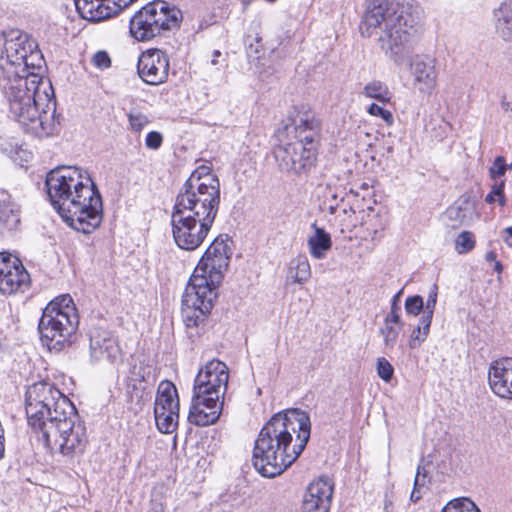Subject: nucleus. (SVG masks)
Wrapping results in <instances>:
<instances>
[{
	"mask_svg": "<svg viewBox=\"0 0 512 512\" xmlns=\"http://www.w3.org/2000/svg\"><path fill=\"white\" fill-rule=\"evenodd\" d=\"M42 63L38 45L27 33L11 30L0 36V92L24 131L40 138L59 128L53 87L38 73Z\"/></svg>",
	"mask_w": 512,
	"mask_h": 512,
	"instance_id": "1",
	"label": "nucleus"
},
{
	"mask_svg": "<svg viewBox=\"0 0 512 512\" xmlns=\"http://www.w3.org/2000/svg\"><path fill=\"white\" fill-rule=\"evenodd\" d=\"M311 434L310 416L299 408L273 415L254 445L252 463L267 478L282 474L305 449Z\"/></svg>",
	"mask_w": 512,
	"mask_h": 512,
	"instance_id": "2",
	"label": "nucleus"
},
{
	"mask_svg": "<svg viewBox=\"0 0 512 512\" xmlns=\"http://www.w3.org/2000/svg\"><path fill=\"white\" fill-rule=\"evenodd\" d=\"M45 186L52 206L70 227L90 234L101 225L102 197L86 169L57 167L47 174Z\"/></svg>",
	"mask_w": 512,
	"mask_h": 512,
	"instance_id": "3",
	"label": "nucleus"
},
{
	"mask_svg": "<svg viewBox=\"0 0 512 512\" xmlns=\"http://www.w3.org/2000/svg\"><path fill=\"white\" fill-rule=\"evenodd\" d=\"M422 14V8L413 0H402L396 5L389 0H367L360 33L371 37L379 29L378 43L382 52L402 65L416 43Z\"/></svg>",
	"mask_w": 512,
	"mask_h": 512,
	"instance_id": "4",
	"label": "nucleus"
},
{
	"mask_svg": "<svg viewBox=\"0 0 512 512\" xmlns=\"http://www.w3.org/2000/svg\"><path fill=\"white\" fill-rule=\"evenodd\" d=\"M290 120L285 131L287 136H293L287 141L281 140L274 149V156L281 171L305 174L317 159L320 123L312 111L304 108L295 111Z\"/></svg>",
	"mask_w": 512,
	"mask_h": 512,
	"instance_id": "5",
	"label": "nucleus"
},
{
	"mask_svg": "<svg viewBox=\"0 0 512 512\" xmlns=\"http://www.w3.org/2000/svg\"><path fill=\"white\" fill-rule=\"evenodd\" d=\"M220 204V182L208 166L196 168L185 181L173 209L215 221Z\"/></svg>",
	"mask_w": 512,
	"mask_h": 512,
	"instance_id": "6",
	"label": "nucleus"
},
{
	"mask_svg": "<svg viewBox=\"0 0 512 512\" xmlns=\"http://www.w3.org/2000/svg\"><path fill=\"white\" fill-rule=\"evenodd\" d=\"M73 403L54 384L39 381L28 386L25 393V412L28 425L36 435L50 424V418L72 413Z\"/></svg>",
	"mask_w": 512,
	"mask_h": 512,
	"instance_id": "7",
	"label": "nucleus"
},
{
	"mask_svg": "<svg viewBox=\"0 0 512 512\" xmlns=\"http://www.w3.org/2000/svg\"><path fill=\"white\" fill-rule=\"evenodd\" d=\"M79 325L77 309L69 294L54 298L43 310L38 329L49 349H62L72 342Z\"/></svg>",
	"mask_w": 512,
	"mask_h": 512,
	"instance_id": "8",
	"label": "nucleus"
},
{
	"mask_svg": "<svg viewBox=\"0 0 512 512\" xmlns=\"http://www.w3.org/2000/svg\"><path fill=\"white\" fill-rule=\"evenodd\" d=\"M47 428L37 435V439L50 450L72 461L83 454L88 443L84 422L79 420L77 410L63 414L59 418H50Z\"/></svg>",
	"mask_w": 512,
	"mask_h": 512,
	"instance_id": "9",
	"label": "nucleus"
},
{
	"mask_svg": "<svg viewBox=\"0 0 512 512\" xmlns=\"http://www.w3.org/2000/svg\"><path fill=\"white\" fill-rule=\"evenodd\" d=\"M181 11L169 3L157 0L138 10L130 19L129 30L137 41L145 42L159 36L163 31L179 26Z\"/></svg>",
	"mask_w": 512,
	"mask_h": 512,
	"instance_id": "10",
	"label": "nucleus"
},
{
	"mask_svg": "<svg viewBox=\"0 0 512 512\" xmlns=\"http://www.w3.org/2000/svg\"><path fill=\"white\" fill-rule=\"evenodd\" d=\"M220 283L193 271L182 297V316L188 328L198 327L205 321L217 298Z\"/></svg>",
	"mask_w": 512,
	"mask_h": 512,
	"instance_id": "11",
	"label": "nucleus"
},
{
	"mask_svg": "<svg viewBox=\"0 0 512 512\" xmlns=\"http://www.w3.org/2000/svg\"><path fill=\"white\" fill-rule=\"evenodd\" d=\"M213 223L212 220L173 209L171 226L176 245L187 251L197 249L204 242Z\"/></svg>",
	"mask_w": 512,
	"mask_h": 512,
	"instance_id": "12",
	"label": "nucleus"
},
{
	"mask_svg": "<svg viewBox=\"0 0 512 512\" xmlns=\"http://www.w3.org/2000/svg\"><path fill=\"white\" fill-rule=\"evenodd\" d=\"M228 380V366L218 359H213L200 368L194 380L193 394L223 400Z\"/></svg>",
	"mask_w": 512,
	"mask_h": 512,
	"instance_id": "13",
	"label": "nucleus"
},
{
	"mask_svg": "<svg viewBox=\"0 0 512 512\" xmlns=\"http://www.w3.org/2000/svg\"><path fill=\"white\" fill-rule=\"evenodd\" d=\"M89 352L95 363L118 367L123 362L124 353L118 337L101 326L89 330Z\"/></svg>",
	"mask_w": 512,
	"mask_h": 512,
	"instance_id": "14",
	"label": "nucleus"
},
{
	"mask_svg": "<svg viewBox=\"0 0 512 512\" xmlns=\"http://www.w3.org/2000/svg\"><path fill=\"white\" fill-rule=\"evenodd\" d=\"M154 417L162 433H172L178 425L179 398L175 385L170 381H162L158 386Z\"/></svg>",
	"mask_w": 512,
	"mask_h": 512,
	"instance_id": "15",
	"label": "nucleus"
},
{
	"mask_svg": "<svg viewBox=\"0 0 512 512\" xmlns=\"http://www.w3.org/2000/svg\"><path fill=\"white\" fill-rule=\"evenodd\" d=\"M228 237L222 235L216 237L205 251L199 263L195 267L197 273L213 278L215 282H221L227 271L232 250L228 244Z\"/></svg>",
	"mask_w": 512,
	"mask_h": 512,
	"instance_id": "16",
	"label": "nucleus"
},
{
	"mask_svg": "<svg viewBox=\"0 0 512 512\" xmlns=\"http://www.w3.org/2000/svg\"><path fill=\"white\" fill-rule=\"evenodd\" d=\"M31 284L30 274L22 261L8 252L0 253V292L5 295L24 293Z\"/></svg>",
	"mask_w": 512,
	"mask_h": 512,
	"instance_id": "17",
	"label": "nucleus"
},
{
	"mask_svg": "<svg viewBox=\"0 0 512 512\" xmlns=\"http://www.w3.org/2000/svg\"><path fill=\"white\" fill-rule=\"evenodd\" d=\"M169 58L160 49L144 51L137 63L139 77L149 85H160L167 81L169 76Z\"/></svg>",
	"mask_w": 512,
	"mask_h": 512,
	"instance_id": "18",
	"label": "nucleus"
},
{
	"mask_svg": "<svg viewBox=\"0 0 512 512\" xmlns=\"http://www.w3.org/2000/svg\"><path fill=\"white\" fill-rule=\"evenodd\" d=\"M136 0H75V6L83 19L100 21L117 14Z\"/></svg>",
	"mask_w": 512,
	"mask_h": 512,
	"instance_id": "19",
	"label": "nucleus"
},
{
	"mask_svg": "<svg viewBox=\"0 0 512 512\" xmlns=\"http://www.w3.org/2000/svg\"><path fill=\"white\" fill-rule=\"evenodd\" d=\"M333 485L328 478L320 477L309 484L302 500V512H329Z\"/></svg>",
	"mask_w": 512,
	"mask_h": 512,
	"instance_id": "20",
	"label": "nucleus"
},
{
	"mask_svg": "<svg viewBox=\"0 0 512 512\" xmlns=\"http://www.w3.org/2000/svg\"><path fill=\"white\" fill-rule=\"evenodd\" d=\"M414 87L422 94L431 95L437 81L435 60L426 55H416L410 61Z\"/></svg>",
	"mask_w": 512,
	"mask_h": 512,
	"instance_id": "21",
	"label": "nucleus"
},
{
	"mask_svg": "<svg viewBox=\"0 0 512 512\" xmlns=\"http://www.w3.org/2000/svg\"><path fill=\"white\" fill-rule=\"evenodd\" d=\"M222 409L223 400L193 394L188 420L196 426H208L219 419Z\"/></svg>",
	"mask_w": 512,
	"mask_h": 512,
	"instance_id": "22",
	"label": "nucleus"
},
{
	"mask_svg": "<svg viewBox=\"0 0 512 512\" xmlns=\"http://www.w3.org/2000/svg\"><path fill=\"white\" fill-rule=\"evenodd\" d=\"M488 382L493 393L512 400V358H502L491 363Z\"/></svg>",
	"mask_w": 512,
	"mask_h": 512,
	"instance_id": "23",
	"label": "nucleus"
},
{
	"mask_svg": "<svg viewBox=\"0 0 512 512\" xmlns=\"http://www.w3.org/2000/svg\"><path fill=\"white\" fill-rule=\"evenodd\" d=\"M154 381V368L151 365L143 361L135 363L130 369L127 382V393L129 394L131 401L135 399L139 402L142 399L144 390L146 389L144 384H151Z\"/></svg>",
	"mask_w": 512,
	"mask_h": 512,
	"instance_id": "24",
	"label": "nucleus"
},
{
	"mask_svg": "<svg viewBox=\"0 0 512 512\" xmlns=\"http://www.w3.org/2000/svg\"><path fill=\"white\" fill-rule=\"evenodd\" d=\"M20 225V208L5 192L0 193V236L15 231Z\"/></svg>",
	"mask_w": 512,
	"mask_h": 512,
	"instance_id": "25",
	"label": "nucleus"
},
{
	"mask_svg": "<svg viewBox=\"0 0 512 512\" xmlns=\"http://www.w3.org/2000/svg\"><path fill=\"white\" fill-rule=\"evenodd\" d=\"M446 216L455 225H469L478 217L475 201L469 196L460 197L446 210Z\"/></svg>",
	"mask_w": 512,
	"mask_h": 512,
	"instance_id": "26",
	"label": "nucleus"
},
{
	"mask_svg": "<svg viewBox=\"0 0 512 512\" xmlns=\"http://www.w3.org/2000/svg\"><path fill=\"white\" fill-rule=\"evenodd\" d=\"M495 31L499 38L512 42V0L504 1L493 12Z\"/></svg>",
	"mask_w": 512,
	"mask_h": 512,
	"instance_id": "27",
	"label": "nucleus"
},
{
	"mask_svg": "<svg viewBox=\"0 0 512 512\" xmlns=\"http://www.w3.org/2000/svg\"><path fill=\"white\" fill-rule=\"evenodd\" d=\"M311 228L314 233L307 239L309 253L314 259H324L332 247L331 236L323 228L318 227L316 223H312Z\"/></svg>",
	"mask_w": 512,
	"mask_h": 512,
	"instance_id": "28",
	"label": "nucleus"
},
{
	"mask_svg": "<svg viewBox=\"0 0 512 512\" xmlns=\"http://www.w3.org/2000/svg\"><path fill=\"white\" fill-rule=\"evenodd\" d=\"M311 277V266L306 255L299 254L289 261L286 282L292 284H305Z\"/></svg>",
	"mask_w": 512,
	"mask_h": 512,
	"instance_id": "29",
	"label": "nucleus"
},
{
	"mask_svg": "<svg viewBox=\"0 0 512 512\" xmlns=\"http://www.w3.org/2000/svg\"><path fill=\"white\" fill-rule=\"evenodd\" d=\"M404 324L401 318L385 316L382 327L379 330L387 349L394 348Z\"/></svg>",
	"mask_w": 512,
	"mask_h": 512,
	"instance_id": "30",
	"label": "nucleus"
},
{
	"mask_svg": "<svg viewBox=\"0 0 512 512\" xmlns=\"http://www.w3.org/2000/svg\"><path fill=\"white\" fill-rule=\"evenodd\" d=\"M361 93L366 98L375 99L382 104L389 103L392 98L389 87L384 82L375 79L367 82Z\"/></svg>",
	"mask_w": 512,
	"mask_h": 512,
	"instance_id": "31",
	"label": "nucleus"
},
{
	"mask_svg": "<svg viewBox=\"0 0 512 512\" xmlns=\"http://www.w3.org/2000/svg\"><path fill=\"white\" fill-rule=\"evenodd\" d=\"M317 193L323 199L322 209L334 214L339 206V188L330 183L320 184Z\"/></svg>",
	"mask_w": 512,
	"mask_h": 512,
	"instance_id": "32",
	"label": "nucleus"
},
{
	"mask_svg": "<svg viewBox=\"0 0 512 512\" xmlns=\"http://www.w3.org/2000/svg\"><path fill=\"white\" fill-rule=\"evenodd\" d=\"M432 320L427 317H420L418 325L412 330L409 347L414 349L419 347L428 337Z\"/></svg>",
	"mask_w": 512,
	"mask_h": 512,
	"instance_id": "33",
	"label": "nucleus"
},
{
	"mask_svg": "<svg viewBox=\"0 0 512 512\" xmlns=\"http://www.w3.org/2000/svg\"><path fill=\"white\" fill-rule=\"evenodd\" d=\"M442 512H480V510L470 499L461 498L450 501Z\"/></svg>",
	"mask_w": 512,
	"mask_h": 512,
	"instance_id": "34",
	"label": "nucleus"
},
{
	"mask_svg": "<svg viewBox=\"0 0 512 512\" xmlns=\"http://www.w3.org/2000/svg\"><path fill=\"white\" fill-rule=\"evenodd\" d=\"M474 247V235L469 231H462L455 239V250L458 254L468 253Z\"/></svg>",
	"mask_w": 512,
	"mask_h": 512,
	"instance_id": "35",
	"label": "nucleus"
},
{
	"mask_svg": "<svg viewBox=\"0 0 512 512\" xmlns=\"http://www.w3.org/2000/svg\"><path fill=\"white\" fill-rule=\"evenodd\" d=\"M505 180H500L492 185L490 193L485 197V201L489 204L498 202L500 206L506 205V198L504 194Z\"/></svg>",
	"mask_w": 512,
	"mask_h": 512,
	"instance_id": "36",
	"label": "nucleus"
},
{
	"mask_svg": "<svg viewBox=\"0 0 512 512\" xmlns=\"http://www.w3.org/2000/svg\"><path fill=\"white\" fill-rule=\"evenodd\" d=\"M405 311L408 315L417 316L424 311V301L420 295L409 296L405 300Z\"/></svg>",
	"mask_w": 512,
	"mask_h": 512,
	"instance_id": "37",
	"label": "nucleus"
},
{
	"mask_svg": "<svg viewBox=\"0 0 512 512\" xmlns=\"http://www.w3.org/2000/svg\"><path fill=\"white\" fill-rule=\"evenodd\" d=\"M367 112L371 116L380 117L387 126H392L394 123L393 114L376 103L370 104L367 108Z\"/></svg>",
	"mask_w": 512,
	"mask_h": 512,
	"instance_id": "38",
	"label": "nucleus"
},
{
	"mask_svg": "<svg viewBox=\"0 0 512 512\" xmlns=\"http://www.w3.org/2000/svg\"><path fill=\"white\" fill-rule=\"evenodd\" d=\"M393 373H394V368L390 364V362L384 357L378 358V360H377L378 376L385 382H389L393 377Z\"/></svg>",
	"mask_w": 512,
	"mask_h": 512,
	"instance_id": "39",
	"label": "nucleus"
},
{
	"mask_svg": "<svg viewBox=\"0 0 512 512\" xmlns=\"http://www.w3.org/2000/svg\"><path fill=\"white\" fill-rule=\"evenodd\" d=\"M437 303V286L434 285L430 290L426 303H424V311L421 317H427L428 319H433L434 310Z\"/></svg>",
	"mask_w": 512,
	"mask_h": 512,
	"instance_id": "40",
	"label": "nucleus"
},
{
	"mask_svg": "<svg viewBox=\"0 0 512 512\" xmlns=\"http://www.w3.org/2000/svg\"><path fill=\"white\" fill-rule=\"evenodd\" d=\"M128 118L130 127L135 132H140L149 122L147 116L140 112H131Z\"/></svg>",
	"mask_w": 512,
	"mask_h": 512,
	"instance_id": "41",
	"label": "nucleus"
},
{
	"mask_svg": "<svg viewBox=\"0 0 512 512\" xmlns=\"http://www.w3.org/2000/svg\"><path fill=\"white\" fill-rule=\"evenodd\" d=\"M489 172L491 178H493L494 180H496L499 177H502L506 172L505 159L502 156L496 157L492 166L489 169Z\"/></svg>",
	"mask_w": 512,
	"mask_h": 512,
	"instance_id": "42",
	"label": "nucleus"
},
{
	"mask_svg": "<svg viewBox=\"0 0 512 512\" xmlns=\"http://www.w3.org/2000/svg\"><path fill=\"white\" fill-rule=\"evenodd\" d=\"M163 142V137L161 133L157 131H151L147 134L145 139V145L147 148L152 150H157L160 148Z\"/></svg>",
	"mask_w": 512,
	"mask_h": 512,
	"instance_id": "43",
	"label": "nucleus"
},
{
	"mask_svg": "<svg viewBox=\"0 0 512 512\" xmlns=\"http://www.w3.org/2000/svg\"><path fill=\"white\" fill-rule=\"evenodd\" d=\"M427 483H428L427 470L420 463L417 467V472H416L413 486H415L416 488L418 487V488L424 489L426 487Z\"/></svg>",
	"mask_w": 512,
	"mask_h": 512,
	"instance_id": "44",
	"label": "nucleus"
},
{
	"mask_svg": "<svg viewBox=\"0 0 512 512\" xmlns=\"http://www.w3.org/2000/svg\"><path fill=\"white\" fill-rule=\"evenodd\" d=\"M94 65L98 68L105 69L111 65V60L107 52L98 51L92 59Z\"/></svg>",
	"mask_w": 512,
	"mask_h": 512,
	"instance_id": "45",
	"label": "nucleus"
},
{
	"mask_svg": "<svg viewBox=\"0 0 512 512\" xmlns=\"http://www.w3.org/2000/svg\"><path fill=\"white\" fill-rule=\"evenodd\" d=\"M401 293H402V291H399L398 293H396L393 296L392 301H391L390 311L387 313L386 316H388V317L395 316V318H401V306L399 305Z\"/></svg>",
	"mask_w": 512,
	"mask_h": 512,
	"instance_id": "46",
	"label": "nucleus"
},
{
	"mask_svg": "<svg viewBox=\"0 0 512 512\" xmlns=\"http://www.w3.org/2000/svg\"><path fill=\"white\" fill-rule=\"evenodd\" d=\"M501 237L503 242L512 248V225L502 230Z\"/></svg>",
	"mask_w": 512,
	"mask_h": 512,
	"instance_id": "47",
	"label": "nucleus"
},
{
	"mask_svg": "<svg viewBox=\"0 0 512 512\" xmlns=\"http://www.w3.org/2000/svg\"><path fill=\"white\" fill-rule=\"evenodd\" d=\"M421 498H422V489L418 488V487L416 488L415 486H413V490H412L411 495H410V500L412 502H417Z\"/></svg>",
	"mask_w": 512,
	"mask_h": 512,
	"instance_id": "48",
	"label": "nucleus"
},
{
	"mask_svg": "<svg viewBox=\"0 0 512 512\" xmlns=\"http://www.w3.org/2000/svg\"><path fill=\"white\" fill-rule=\"evenodd\" d=\"M0 147L3 149L4 152L8 153L9 155H12L14 152L17 153L18 144L15 143L14 145L4 146L3 143H0Z\"/></svg>",
	"mask_w": 512,
	"mask_h": 512,
	"instance_id": "49",
	"label": "nucleus"
},
{
	"mask_svg": "<svg viewBox=\"0 0 512 512\" xmlns=\"http://www.w3.org/2000/svg\"><path fill=\"white\" fill-rule=\"evenodd\" d=\"M220 55H221V52H220L219 50H215V51L213 52V58H212V60H211V64H212V65H216V64L218 63L217 58H218Z\"/></svg>",
	"mask_w": 512,
	"mask_h": 512,
	"instance_id": "50",
	"label": "nucleus"
},
{
	"mask_svg": "<svg viewBox=\"0 0 512 512\" xmlns=\"http://www.w3.org/2000/svg\"><path fill=\"white\" fill-rule=\"evenodd\" d=\"M502 269V264L499 261H495L494 270L500 274L502 272Z\"/></svg>",
	"mask_w": 512,
	"mask_h": 512,
	"instance_id": "51",
	"label": "nucleus"
},
{
	"mask_svg": "<svg viewBox=\"0 0 512 512\" xmlns=\"http://www.w3.org/2000/svg\"><path fill=\"white\" fill-rule=\"evenodd\" d=\"M369 234L372 236V240H375L377 238V235H378V232L379 230L378 229H373L370 231L369 228H367Z\"/></svg>",
	"mask_w": 512,
	"mask_h": 512,
	"instance_id": "52",
	"label": "nucleus"
},
{
	"mask_svg": "<svg viewBox=\"0 0 512 512\" xmlns=\"http://www.w3.org/2000/svg\"><path fill=\"white\" fill-rule=\"evenodd\" d=\"M486 259L488 261H494L496 259V254L494 252H488L486 254Z\"/></svg>",
	"mask_w": 512,
	"mask_h": 512,
	"instance_id": "53",
	"label": "nucleus"
},
{
	"mask_svg": "<svg viewBox=\"0 0 512 512\" xmlns=\"http://www.w3.org/2000/svg\"><path fill=\"white\" fill-rule=\"evenodd\" d=\"M253 0H241L242 4L247 7Z\"/></svg>",
	"mask_w": 512,
	"mask_h": 512,
	"instance_id": "54",
	"label": "nucleus"
},
{
	"mask_svg": "<svg viewBox=\"0 0 512 512\" xmlns=\"http://www.w3.org/2000/svg\"><path fill=\"white\" fill-rule=\"evenodd\" d=\"M511 166H512V163H511Z\"/></svg>",
	"mask_w": 512,
	"mask_h": 512,
	"instance_id": "55",
	"label": "nucleus"
}]
</instances>
